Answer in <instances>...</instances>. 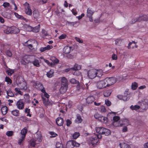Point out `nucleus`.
<instances>
[{
  "label": "nucleus",
  "mask_w": 148,
  "mask_h": 148,
  "mask_svg": "<svg viewBox=\"0 0 148 148\" xmlns=\"http://www.w3.org/2000/svg\"><path fill=\"white\" fill-rule=\"evenodd\" d=\"M138 21V22L141 21H146L148 19V16L146 15H144L143 16H140L139 17H137Z\"/></svg>",
  "instance_id": "ddd939ff"
},
{
  "label": "nucleus",
  "mask_w": 148,
  "mask_h": 148,
  "mask_svg": "<svg viewBox=\"0 0 148 148\" xmlns=\"http://www.w3.org/2000/svg\"><path fill=\"white\" fill-rule=\"evenodd\" d=\"M12 33L13 34L18 33L19 32V29L15 26L12 27Z\"/></svg>",
  "instance_id": "cd10ccee"
},
{
  "label": "nucleus",
  "mask_w": 148,
  "mask_h": 148,
  "mask_svg": "<svg viewBox=\"0 0 148 148\" xmlns=\"http://www.w3.org/2000/svg\"><path fill=\"white\" fill-rule=\"evenodd\" d=\"M24 5L25 13L28 15H31L32 14V10L29 6V4L27 2H26L24 4Z\"/></svg>",
  "instance_id": "20e7f679"
},
{
  "label": "nucleus",
  "mask_w": 148,
  "mask_h": 148,
  "mask_svg": "<svg viewBox=\"0 0 148 148\" xmlns=\"http://www.w3.org/2000/svg\"><path fill=\"white\" fill-rule=\"evenodd\" d=\"M76 119L75 120V122L76 123H81L83 121L81 116L79 114H77L76 115Z\"/></svg>",
  "instance_id": "f3484780"
},
{
  "label": "nucleus",
  "mask_w": 148,
  "mask_h": 148,
  "mask_svg": "<svg viewBox=\"0 0 148 148\" xmlns=\"http://www.w3.org/2000/svg\"><path fill=\"white\" fill-rule=\"evenodd\" d=\"M111 92L110 90H107L105 91L103 95L104 97H108L111 94Z\"/></svg>",
  "instance_id": "ea45409f"
},
{
  "label": "nucleus",
  "mask_w": 148,
  "mask_h": 148,
  "mask_svg": "<svg viewBox=\"0 0 148 148\" xmlns=\"http://www.w3.org/2000/svg\"><path fill=\"white\" fill-rule=\"evenodd\" d=\"M50 59L54 64H57L59 62V60L54 56L51 57Z\"/></svg>",
  "instance_id": "c756f323"
},
{
  "label": "nucleus",
  "mask_w": 148,
  "mask_h": 148,
  "mask_svg": "<svg viewBox=\"0 0 148 148\" xmlns=\"http://www.w3.org/2000/svg\"><path fill=\"white\" fill-rule=\"evenodd\" d=\"M32 63L36 66L39 67L40 66L39 61L37 59H35L33 62H32Z\"/></svg>",
  "instance_id": "4c0bfd02"
},
{
  "label": "nucleus",
  "mask_w": 148,
  "mask_h": 148,
  "mask_svg": "<svg viewBox=\"0 0 148 148\" xmlns=\"http://www.w3.org/2000/svg\"><path fill=\"white\" fill-rule=\"evenodd\" d=\"M13 133L12 131H8L6 132V135L8 136H11L13 135Z\"/></svg>",
  "instance_id": "3c124183"
},
{
  "label": "nucleus",
  "mask_w": 148,
  "mask_h": 148,
  "mask_svg": "<svg viewBox=\"0 0 148 148\" xmlns=\"http://www.w3.org/2000/svg\"><path fill=\"white\" fill-rule=\"evenodd\" d=\"M80 144L75 141L71 140L69 141L66 143V148H73L74 147H79Z\"/></svg>",
  "instance_id": "7ed1b4c3"
},
{
  "label": "nucleus",
  "mask_w": 148,
  "mask_h": 148,
  "mask_svg": "<svg viewBox=\"0 0 148 148\" xmlns=\"http://www.w3.org/2000/svg\"><path fill=\"white\" fill-rule=\"evenodd\" d=\"M101 111L102 112H105L106 110L105 106H103L101 107Z\"/></svg>",
  "instance_id": "680f3d73"
},
{
  "label": "nucleus",
  "mask_w": 148,
  "mask_h": 148,
  "mask_svg": "<svg viewBox=\"0 0 148 148\" xmlns=\"http://www.w3.org/2000/svg\"><path fill=\"white\" fill-rule=\"evenodd\" d=\"M49 134H51V135L52 136H50L51 138L55 137L57 135V134H56V133H55L54 132H50L49 133Z\"/></svg>",
  "instance_id": "4d7b16f0"
},
{
  "label": "nucleus",
  "mask_w": 148,
  "mask_h": 148,
  "mask_svg": "<svg viewBox=\"0 0 148 148\" xmlns=\"http://www.w3.org/2000/svg\"><path fill=\"white\" fill-rule=\"evenodd\" d=\"M120 118L118 116H115L113 118V120L114 121H118L119 120Z\"/></svg>",
  "instance_id": "e2e57ef3"
},
{
  "label": "nucleus",
  "mask_w": 148,
  "mask_h": 148,
  "mask_svg": "<svg viewBox=\"0 0 148 148\" xmlns=\"http://www.w3.org/2000/svg\"><path fill=\"white\" fill-rule=\"evenodd\" d=\"M53 70H51L49 72L47 73V76L49 77H51L53 76Z\"/></svg>",
  "instance_id": "2f4dec72"
},
{
  "label": "nucleus",
  "mask_w": 148,
  "mask_h": 148,
  "mask_svg": "<svg viewBox=\"0 0 148 148\" xmlns=\"http://www.w3.org/2000/svg\"><path fill=\"white\" fill-rule=\"evenodd\" d=\"M112 125L116 127L122 126L123 124L121 123V121H114L112 123Z\"/></svg>",
  "instance_id": "5701e85b"
},
{
  "label": "nucleus",
  "mask_w": 148,
  "mask_h": 148,
  "mask_svg": "<svg viewBox=\"0 0 148 148\" xmlns=\"http://www.w3.org/2000/svg\"><path fill=\"white\" fill-rule=\"evenodd\" d=\"M104 80L107 87L113 84L116 81V78L114 77H106Z\"/></svg>",
  "instance_id": "f257e3e1"
},
{
  "label": "nucleus",
  "mask_w": 148,
  "mask_h": 148,
  "mask_svg": "<svg viewBox=\"0 0 148 148\" xmlns=\"http://www.w3.org/2000/svg\"><path fill=\"white\" fill-rule=\"evenodd\" d=\"M16 105L18 108L19 109H22L24 107V104L23 101H18L16 103Z\"/></svg>",
  "instance_id": "dca6fc26"
},
{
  "label": "nucleus",
  "mask_w": 148,
  "mask_h": 148,
  "mask_svg": "<svg viewBox=\"0 0 148 148\" xmlns=\"http://www.w3.org/2000/svg\"><path fill=\"white\" fill-rule=\"evenodd\" d=\"M27 27L30 30V31H32L34 32L37 33L39 31L40 28V25H38V26L34 27H32L30 26H28Z\"/></svg>",
  "instance_id": "0eeeda50"
},
{
  "label": "nucleus",
  "mask_w": 148,
  "mask_h": 148,
  "mask_svg": "<svg viewBox=\"0 0 148 148\" xmlns=\"http://www.w3.org/2000/svg\"><path fill=\"white\" fill-rule=\"evenodd\" d=\"M96 86L99 89L102 88L107 87L104 79L97 82L96 84Z\"/></svg>",
  "instance_id": "423d86ee"
},
{
  "label": "nucleus",
  "mask_w": 148,
  "mask_h": 148,
  "mask_svg": "<svg viewBox=\"0 0 148 148\" xmlns=\"http://www.w3.org/2000/svg\"><path fill=\"white\" fill-rule=\"evenodd\" d=\"M105 104L108 106H110L111 103V102L108 99H106L105 101Z\"/></svg>",
  "instance_id": "13d9d810"
},
{
  "label": "nucleus",
  "mask_w": 148,
  "mask_h": 148,
  "mask_svg": "<svg viewBox=\"0 0 148 148\" xmlns=\"http://www.w3.org/2000/svg\"><path fill=\"white\" fill-rule=\"evenodd\" d=\"M75 38L77 41L79 43H82L83 42V41L82 40H81L79 38L75 37Z\"/></svg>",
  "instance_id": "052dcab7"
},
{
  "label": "nucleus",
  "mask_w": 148,
  "mask_h": 148,
  "mask_svg": "<svg viewBox=\"0 0 148 148\" xmlns=\"http://www.w3.org/2000/svg\"><path fill=\"white\" fill-rule=\"evenodd\" d=\"M34 138L36 139V141H38L40 142L42 141V135L40 132H37L34 134Z\"/></svg>",
  "instance_id": "6e6552de"
},
{
  "label": "nucleus",
  "mask_w": 148,
  "mask_h": 148,
  "mask_svg": "<svg viewBox=\"0 0 148 148\" xmlns=\"http://www.w3.org/2000/svg\"><path fill=\"white\" fill-rule=\"evenodd\" d=\"M61 85L68 86V81L66 78L63 77L61 79Z\"/></svg>",
  "instance_id": "2eb2a0df"
},
{
  "label": "nucleus",
  "mask_w": 148,
  "mask_h": 148,
  "mask_svg": "<svg viewBox=\"0 0 148 148\" xmlns=\"http://www.w3.org/2000/svg\"><path fill=\"white\" fill-rule=\"evenodd\" d=\"M8 110L7 107L6 106H3L1 109V111L2 114L5 115L7 113Z\"/></svg>",
  "instance_id": "393cba45"
},
{
  "label": "nucleus",
  "mask_w": 148,
  "mask_h": 148,
  "mask_svg": "<svg viewBox=\"0 0 148 148\" xmlns=\"http://www.w3.org/2000/svg\"><path fill=\"white\" fill-rule=\"evenodd\" d=\"M25 138V137H24V136L23 137L22 136H21V138L19 139L18 140V144L21 145V144L22 142L23 141Z\"/></svg>",
  "instance_id": "603ef678"
},
{
  "label": "nucleus",
  "mask_w": 148,
  "mask_h": 148,
  "mask_svg": "<svg viewBox=\"0 0 148 148\" xmlns=\"http://www.w3.org/2000/svg\"><path fill=\"white\" fill-rule=\"evenodd\" d=\"M110 131L109 130L104 127L102 134L105 136H108L110 134Z\"/></svg>",
  "instance_id": "4be33fe9"
},
{
  "label": "nucleus",
  "mask_w": 148,
  "mask_h": 148,
  "mask_svg": "<svg viewBox=\"0 0 148 148\" xmlns=\"http://www.w3.org/2000/svg\"><path fill=\"white\" fill-rule=\"evenodd\" d=\"M122 40L120 39H117L115 40V44L117 45H120L122 43Z\"/></svg>",
  "instance_id": "c9c22d12"
},
{
  "label": "nucleus",
  "mask_w": 148,
  "mask_h": 148,
  "mask_svg": "<svg viewBox=\"0 0 148 148\" xmlns=\"http://www.w3.org/2000/svg\"><path fill=\"white\" fill-rule=\"evenodd\" d=\"M148 107V100L145 99L142 101L140 104V108L143 110H146Z\"/></svg>",
  "instance_id": "39448f33"
},
{
  "label": "nucleus",
  "mask_w": 148,
  "mask_h": 148,
  "mask_svg": "<svg viewBox=\"0 0 148 148\" xmlns=\"http://www.w3.org/2000/svg\"><path fill=\"white\" fill-rule=\"evenodd\" d=\"M39 16V12L37 10H34L33 12V16L34 19H37Z\"/></svg>",
  "instance_id": "aec40b11"
},
{
  "label": "nucleus",
  "mask_w": 148,
  "mask_h": 148,
  "mask_svg": "<svg viewBox=\"0 0 148 148\" xmlns=\"http://www.w3.org/2000/svg\"><path fill=\"white\" fill-rule=\"evenodd\" d=\"M36 140L35 141L34 140H32L30 141V145L32 147H34L36 143Z\"/></svg>",
  "instance_id": "37998d69"
},
{
  "label": "nucleus",
  "mask_w": 148,
  "mask_h": 148,
  "mask_svg": "<svg viewBox=\"0 0 148 148\" xmlns=\"http://www.w3.org/2000/svg\"><path fill=\"white\" fill-rule=\"evenodd\" d=\"M4 28L5 29L3 30L4 33L7 34H12V27H8L7 26H5Z\"/></svg>",
  "instance_id": "1a4fd4ad"
},
{
  "label": "nucleus",
  "mask_w": 148,
  "mask_h": 148,
  "mask_svg": "<svg viewBox=\"0 0 148 148\" xmlns=\"http://www.w3.org/2000/svg\"><path fill=\"white\" fill-rule=\"evenodd\" d=\"M43 103L46 106L49 105L50 104V102L48 98H45L42 97Z\"/></svg>",
  "instance_id": "a878e982"
},
{
  "label": "nucleus",
  "mask_w": 148,
  "mask_h": 148,
  "mask_svg": "<svg viewBox=\"0 0 148 148\" xmlns=\"http://www.w3.org/2000/svg\"><path fill=\"white\" fill-rule=\"evenodd\" d=\"M66 57L70 59H73L74 57L73 55L71 54H68L66 55Z\"/></svg>",
  "instance_id": "338daca9"
},
{
  "label": "nucleus",
  "mask_w": 148,
  "mask_h": 148,
  "mask_svg": "<svg viewBox=\"0 0 148 148\" xmlns=\"http://www.w3.org/2000/svg\"><path fill=\"white\" fill-rule=\"evenodd\" d=\"M79 136V133L78 132H75L73 135V137L74 139H76Z\"/></svg>",
  "instance_id": "c03bdc74"
},
{
  "label": "nucleus",
  "mask_w": 148,
  "mask_h": 148,
  "mask_svg": "<svg viewBox=\"0 0 148 148\" xmlns=\"http://www.w3.org/2000/svg\"><path fill=\"white\" fill-rule=\"evenodd\" d=\"M130 108L132 110H136L140 108V106L138 105H135L134 106L132 105L131 106Z\"/></svg>",
  "instance_id": "58836bf2"
},
{
  "label": "nucleus",
  "mask_w": 148,
  "mask_h": 148,
  "mask_svg": "<svg viewBox=\"0 0 148 148\" xmlns=\"http://www.w3.org/2000/svg\"><path fill=\"white\" fill-rule=\"evenodd\" d=\"M2 15L5 18H9L10 17V14L7 12H3L2 13Z\"/></svg>",
  "instance_id": "473e14b6"
},
{
  "label": "nucleus",
  "mask_w": 148,
  "mask_h": 148,
  "mask_svg": "<svg viewBox=\"0 0 148 148\" xmlns=\"http://www.w3.org/2000/svg\"><path fill=\"white\" fill-rule=\"evenodd\" d=\"M68 86L61 85V87L60 89V93L62 94L64 93L67 90Z\"/></svg>",
  "instance_id": "6ab92c4d"
},
{
  "label": "nucleus",
  "mask_w": 148,
  "mask_h": 148,
  "mask_svg": "<svg viewBox=\"0 0 148 148\" xmlns=\"http://www.w3.org/2000/svg\"><path fill=\"white\" fill-rule=\"evenodd\" d=\"M70 82L72 84H79V82L74 78L71 79L70 80Z\"/></svg>",
  "instance_id": "e433bc0d"
},
{
  "label": "nucleus",
  "mask_w": 148,
  "mask_h": 148,
  "mask_svg": "<svg viewBox=\"0 0 148 148\" xmlns=\"http://www.w3.org/2000/svg\"><path fill=\"white\" fill-rule=\"evenodd\" d=\"M77 23V22H70L67 21L66 22V23L67 24L69 25L73 26H74L75 24H76Z\"/></svg>",
  "instance_id": "8fccbe9b"
},
{
  "label": "nucleus",
  "mask_w": 148,
  "mask_h": 148,
  "mask_svg": "<svg viewBox=\"0 0 148 148\" xmlns=\"http://www.w3.org/2000/svg\"><path fill=\"white\" fill-rule=\"evenodd\" d=\"M6 73L8 75H11L14 73V71L12 69H9L8 70L6 71Z\"/></svg>",
  "instance_id": "a19ab883"
},
{
  "label": "nucleus",
  "mask_w": 148,
  "mask_h": 148,
  "mask_svg": "<svg viewBox=\"0 0 148 148\" xmlns=\"http://www.w3.org/2000/svg\"><path fill=\"white\" fill-rule=\"evenodd\" d=\"M56 122L58 125L61 126L63 124L64 121L61 117H59L56 119Z\"/></svg>",
  "instance_id": "9d476101"
},
{
  "label": "nucleus",
  "mask_w": 148,
  "mask_h": 148,
  "mask_svg": "<svg viewBox=\"0 0 148 148\" xmlns=\"http://www.w3.org/2000/svg\"><path fill=\"white\" fill-rule=\"evenodd\" d=\"M129 98L127 96H123L122 100L124 101H127L129 100Z\"/></svg>",
  "instance_id": "0e129e2a"
},
{
  "label": "nucleus",
  "mask_w": 148,
  "mask_h": 148,
  "mask_svg": "<svg viewBox=\"0 0 148 148\" xmlns=\"http://www.w3.org/2000/svg\"><path fill=\"white\" fill-rule=\"evenodd\" d=\"M66 35L65 34H62L58 37L60 39H64L66 38Z\"/></svg>",
  "instance_id": "5fc2aeb1"
},
{
  "label": "nucleus",
  "mask_w": 148,
  "mask_h": 148,
  "mask_svg": "<svg viewBox=\"0 0 148 148\" xmlns=\"http://www.w3.org/2000/svg\"><path fill=\"white\" fill-rule=\"evenodd\" d=\"M100 72L99 71H97V70L95 69H91L88 71V74L89 77L92 79L95 78L97 74Z\"/></svg>",
  "instance_id": "f03ea898"
},
{
  "label": "nucleus",
  "mask_w": 148,
  "mask_h": 148,
  "mask_svg": "<svg viewBox=\"0 0 148 148\" xmlns=\"http://www.w3.org/2000/svg\"><path fill=\"white\" fill-rule=\"evenodd\" d=\"M94 99L93 96H89L86 99V102L88 104L92 103L94 101Z\"/></svg>",
  "instance_id": "412c9836"
},
{
  "label": "nucleus",
  "mask_w": 148,
  "mask_h": 148,
  "mask_svg": "<svg viewBox=\"0 0 148 148\" xmlns=\"http://www.w3.org/2000/svg\"><path fill=\"white\" fill-rule=\"evenodd\" d=\"M6 55L10 57H11L12 55V54L11 51L9 50H7L6 52Z\"/></svg>",
  "instance_id": "864d4df0"
},
{
  "label": "nucleus",
  "mask_w": 148,
  "mask_h": 148,
  "mask_svg": "<svg viewBox=\"0 0 148 148\" xmlns=\"http://www.w3.org/2000/svg\"><path fill=\"white\" fill-rule=\"evenodd\" d=\"M21 86L19 87L20 88V89H26L27 88L26 86V83L24 82H22V83H21L20 84Z\"/></svg>",
  "instance_id": "72a5a7b5"
},
{
  "label": "nucleus",
  "mask_w": 148,
  "mask_h": 148,
  "mask_svg": "<svg viewBox=\"0 0 148 148\" xmlns=\"http://www.w3.org/2000/svg\"><path fill=\"white\" fill-rule=\"evenodd\" d=\"M81 68V67L80 65H79L77 64H75L74 65V67L72 68V69L76 71L80 69Z\"/></svg>",
  "instance_id": "f704fd0d"
},
{
  "label": "nucleus",
  "mask_w": 148,
  "mask_h": 148,
  "mask_svg": "<svg viewBox=\"0 0 148 148\" xmlns=\"http://www.w3.org/2000/svg\"><path fill=\"white\" fill-rule=\"evenodd\" d=\"M81 73L79 72L78 71H75L73 73V75L76 76H79L80 75Z\"/></svg>",
  "instance_id": "774afa93"
},
{
  "label": "nucleus",
  "mask_w": 148,
  "mask_h": 148,
  "mask_svg": "<svg viewBox=\"0 0 148 148\" xmlns=\"http://www.w3.org/2000/svg\"><path fill=\"white\" fill-rule=\"evenodd\" d=\"M104 128L103 127H97L96 129V130L97 133L100 134H102Z\"/></svg>",
  "instance_id": "b1692460"
},
{
  "label": "nucleus",
  "mask_w": 148,
  "mask_h": 148,
  "mask_svg": "<svg viewBox=\"0 0 148 148\" xmlns=\"http://www.w3.org/2000/svg\"><path fill=\"white\" fill-rule=\"evenodd\" d=\"M91 140V144L93 146L96 145L98 142L99 140L97 139V137H96L94 136L92 137Z\"/></svg>",
  "instance_id": "a211bd4d"
},
{
  "label": "nucleus",
  "mask_w": 148,
  "mask_h": 148,
  "mask_svg": "<svg viewBox=\"0 0 148 148\" xmlns=\"http://www.w3.org/2000/svg\"><path fill=\"white\" fill-rule=\"evenodd\" d=\"M52 46L48 45L46 47H41L40 49V51L41 52H43L47 50H49L52 49Z\"/></svg>",
  "instance_id": "f8f14e48"
},
{
  "label": "nucleus",
  "mask_w": 148,
  "mask_h": 148,
  "mask_svg": "<svg viewBox=\"0 0 148 148\" xmlns=\"http://www.w3.org/2000/svg\"><path fill=\"white\" fill-rule=\"evenodd\" d=\"M14 15H15V16H16L17 18H20V19H24V17L22 16L19 15L17 13L15 12L14 13Z\"/></svg>",
  "instance_id": "09e8293b"
},
{
  "label": "nucleus",
  "mask_w": 148,
  "mask_h": 148,
  "mask_svg": "<svg viewBox=\"0 0 148 148\" xmlns=\"http://www.w3.org/2000/svg\"><path fill=\"white\" fill-rule=\"evenodd\" d=\"M95 118L97 119H98L99 120H100L101 118L100 115L98 114H96L94 115Z\"/></svg>",
  "instance_id": "6e6d98bb"
},
{
  "label": "nucleus",
  "mask_w": 148,
  "mask_h": 148,
  "mask_svg": "<svg viewBox=\"0 0 148 148\" xmlns=\"http://www.w3.org/2000/svg\"><path fill=\"white\" fill-rule=\"evenodd\" d=\"M27 132V130L26 127H24L23 129L22 130L21 132V134L22 135V136L25 137V136L26 133Z\"/></svg>",
  "instance_id": "bb28decb"
},
{
  "label": "nucleus",
  "mask_w": 148,
  "mask_h": 148,
  "mask_svg": "<svg viewBox=\"0 0 148 148\" xmlns=\"http://www.w3.org/2000/svg\"><path fill=\"white\" fill-rule=\"evenodd\" d=\"M94 11L91 8H89L87 10V16L88 17H90L93 14Z\"/></svg>",
  "instance_id": "9b49d317"
},
{
  "label": "nucleus",
  "mask_w": 148,
  "mask_h": 148,
  "mask_svg": "<svg viewBox=\"0 0 148 148\" xmlns=\"http://www.w3.org/2000/svg\"><path fill=\"white\" fill-rule=\"evenodd\" d=\"M136 22H138L137 18H134L130 22V23L131 24H133Z\"/></svg>",
  "instance_id": "a18cd8bd"
},
{
  "label": "nucleus",
  "mask_w": 148,
  "mask_h": 148,
  "mask_svg": "<svg viewBox=\"0 0 148 148\" xmlns=\"http://www.w3.org/2000/svg\"><path fill=\"white\" fill-rule=\"evenodd\" d=\"M120 145L121 148H130L128 145L124 143L120 144Z\"/></svg>",
  "instance_id": "c85d7f7f"
},
{
  "label": "nucleus",
  "mask_w": 148,
  "mask_h": 148,
  "mask_svg": "<svg viewBox=\"0 0 148 148\" xmlns=\"http://www.w3.org/2000/svg\"><path fill=\"white\" fill-rule=\"evenodd\" d=\"M3 5L5 8H6L10 6V4L8 3L5 2L3 3Z\"/></svg>",
  "instance_id": "69168bd1"
},
{
  "label": "nucleus",
  "mask_w": 148,
  "mask_h": 148,
  "mask_svg": "<svg viewBox=\"0 0 148 148\" xmlns=\"http://www.w3.org/2000/svg\"><path fill=\"white\" fill-rule=\"evenodd\" d=\"M11 114L15 116H18L19 115V111L17 110H15L11 112Z\"/></svg>",
  "instance_id": "7c9ffc66"
},
{
  "label": "nucleus",
  "mask_w": 148,
  "mask_h": 148,
  "mask_svg": "<svg viewBox=\"0 0 148 148\" xmlns=\"http://www.w3.org/2000/svg\"><path fill=\"white\" fill-rule=\"evenodd\" d=\"M71 48L72 47H71L66 46L63 48V52L65 54H68L71 51Z\"/></svg>",
  "instance_id": "4468645a"
},
{
  "label": "nucleus",
  "mask_w": 148,
  "mask_h": 148,
  "mask_svg": "<svg viewBox=\"0 0 148 148\" xmlns=\"http://www.w3.org/2000/svg\"><path fill=\"white\" fill-rule=\"evenodd\" d=\"M7 93L8 95L10 97H12L14 95L13 93L10 90H8L7 91Z\"/></svg>",
  "instance_id": "49530a36"
},
{
  "label": "nucleus",
  "mask_w": 148,
  "mask_h": 148,
  "mask_svg": "<svg viewBox=\"0 0 148 148\" xmlns=\"http://www.w3.org/2000/svg\"><path fill=\"white\" fill-rule=\"evenodd\" d=\"M112 58L113 60H116L117 59V56L114 53L112 55Z\"/></svg>",
  "instance_id": "bf43d9fd"
},
{
  "label": "nucleus",
  "mask_w": 148,
  "mask_h": 148,
  "mask_svg": "<svg viewBox=\"0 0 148 148\" xmlns=\"http://www.w3.org/2000/svg\"><path fill=\"white\" fill-rule=\"evenodd\" d=\"M5 81L8 84H11L12 83V80L9 77H6L5 78Z\"/></svg>",
  "instance_id": "79ce46f5"
},
{
  "label": "nucleus",
  "mask_w": 148,
  "mask_h": 148,
  "mask_svg": "<svg viewBox=\"0 0 148 148\" xmlns=\"http://www.w3.org/2000/svg\"><path fill=\"white\" fill-rule=\"evenodd\" d=\"M137 87V84L135 82L133 83L132 85V88L133 90H135L136 89Z\"/></svg>",
  "instance_id": "de8ad7c7"
}]
</instances>
